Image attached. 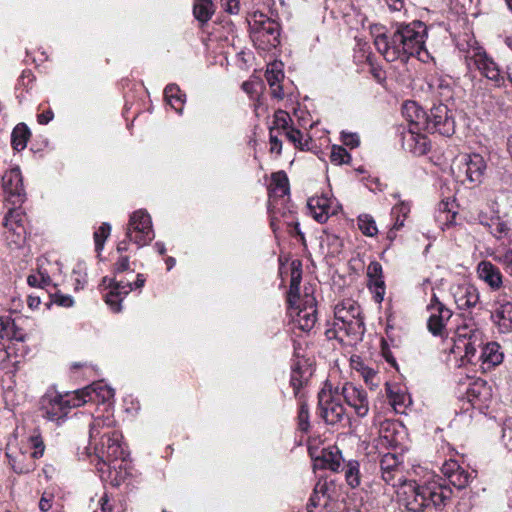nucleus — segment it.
Returning a JSON list of instances; mask_svg holds the SVG:
<instances>
[{
	"label": "nucleus",
	"mask_w": 512,
	"mask_h": 512,
	"mask_svg": "<svg viewBox=\"0 0 512 512\" xmlns=\"http://www.w3.org/2000/svg\"><path fill=\"white\" fill-rule=\"evenodd\" d=\"M251 30L253 39L259 42L263 49L276 47L280 43L279 24L262 13L254 14Z\"/></svg>",
	"instance_id": "nucleus-8"
},
{
	"label": "nucleus",
	"mask_w": 512,
	"mask_h": 512,
	"mask_svg": "<svg viewBox=\"0 0 512 512\" xmlns=\"http://www.w3.org/2000/svg\"><path fill=\"white\" fill-rule=\"evenodd\" d=\"M70 278L75 291L83 289L87 284L86 266L83 263H77L72 270Z\"/></svg>",
	"instance_id": "nucleus-42"
},
{
	"label": "nucleus",
	"mask_w": 512,
	"mask_h": 512,
	"mask_svg": "<svg viewBox=\"0 0 512 512\" xmlns=\"http://www.w3.org/2000/svg\"><path fill=\"white\" fill-rule=\"evenodd\" d=\"M343 397L345 403L354 410L358 417H365L369 412V399L367 392L351 382H345L337 386L334 391Z\"/></svg>",
	"instance_id": "nucleus-10"
},
{
	"label": "nucleus",
	"mask_w": 512,
	"mask_h": 512,
	"mask_svg": "<svg viewBox=\"0 0 512 512\" xmlns=\"http://www.w3.org/2000/svg\"><path fill=\"white\" fill-rule=\"evenodd\" d=\"M477 348H482L479 359L484 369L493 368L502 363L504 354L496 342H489L484 345V334L473 319H464L452 338L450 352L473 362Z\"/></svg>",
	"instance_id": "nucleus-2"
},
{
	"label": "nucleus",
	"mask_w": 512,
	"mask_h": 512,
	"mask_svg": "<svg viewBox=\"0 0 512 512\" xmlns=\"http://www.w3.org/2000/svg\"><path fill=\"white\" fill-rule=\"evenodd\" d=\"M302 279V270L301 263L293 261L291 264V279L290 286L287 296V302L289 307H293L296 305L298 300H301L302 297L299 295V288Z\"/></svg>",
	"instance_id": "nucleus-31"
},
{
	"label": "nucleus",
	"mask_w": 512,
	"mask_h": 512,
	"mask_svg": "<svg viewBox=\"0 0 512 512\" xmlns=\"http://www.w3.org/2000/svg\"><path fill=\"white\" fill-rule=\"evenodd\" d=\"M452 494V489L439 476L421 485L409 480L397 490L400 504L410 512H423L432 507L441 511L450 502Z\"/></svg>",
	"instance_id": "nucleus-4"
},
{
	"label": "nucleus",
	"mask_w": 512,
	"mask_h": 512,
	"mask_svg": "<svg viewBox=\"0 0 512 512\" xmlns=\"http://www.w3.org/2000/svg\"><path fill=\"white\" fill-rule=\"evenodd\" d=\"M130 270V261L128 256H120L114 264V272L121 273Z\"/></svg>",
	"instance_id": "nucleus-61"
},
{
	"label": "nucleus",
	"mask_w": 512,
	"mask_h": 512,
	"mask_svg": "<svg viewBox=\"0 0 512 512\" xmlns=\"http://www.w3.org/2000/svg\"><path fill=\"white\" fill-rule=\"evenodd\" d=\"M84 405V400L79 398L76 391L65 394H51L43 399L44 416L50 421L59 423L72 408Z\"/></svg>",
	"instance_id": "nucleus-7"
},
{
	"label": "nucleus",
	"mask_w": 512,
	"mask_h": 512,
	"mask_svg": "<svg viewBox=\"0 0 512 512\" xmlns=\"http://www.w3.org/2000/svg\"><path fill=\"white\" fill-rule=\"evenodd\" d=\"M307 208L312 217L319 223H325L330 216L336 215L340 206L337 201L327 195L310 197Z\"/></svg>",
	"instance_id": "nucleus-16"
},
{
	"label": "nucleus",
	"mask_w": 512,
	"mask_h": 512,
	"mask_svg": "<svg viewBox=\"0 0 512 512\" xmlns=\"http://www.w3.org/2000/svg\"><path fill=\"white\" fill-rule=\"evenodd\" d=\"M344 459L337 446H329L321 451V455L315 458V466L321 469H329L338 472Z\"/></svg>",
	"instance_id": "nucleus-25"
},
{
	"label": "nucleus",
	"mask_w": 512,
	"mask_h": 512,
	"mask_svg": "<svg viewBox=\"0 0 512 512\" xmlns=\"http://www.w3.org/2000/svg\"><path fill=\"white\" fill-rule=\"evenodd\" d=\"M265 78L269 86H275L277 83H281L284 79V73L282 70L281 62L270 63L265 72Z\"/></svg>",
	"instance_id": "nucleus-43"
},
{
	"label": "nucleus",
	"mask_w": 512,
	"mask_h": 512,
	"mask_svg": "<svg viewBox=\"0 0 512 512\" xmlns=\"http://www.w3.org/2000/svg\"><path fill=\"white\" fill-rule=\"evenodd\" d=\"M298 426L303 432L309 429V411L306 403L302 402L298 412Z\"/></svg>",
	"instance_id": "nucleus-54"
},
{
	"label": "nucleus",
	"mask_w": 512,
	"mask_h": 512,
	"mask_svg": "<svg viewBox=\"0 0 512 512\" xmlns=\"http://www.w3.org/2000/svg\"><path fill=\"white\" fill-rule=\"evenodd\" d=\"M491 211L493 213L492 216H488L485 212H480L478 214L479 223L485 227L490 229L491 234L497 239L505 238L510 229L505 221L501 219L499 216V211L497 209V203L492 201L490 204Z\"/></svg>",
	"instance_id": "nucleus-20"
},
{
	"label": "nucleus",
	"mask_w": 512,
	"mask_h": 512,
	"mask_svg": "<svg viewBox=\"0 0 512 512\" xmlns=\"http://www.w3.org/2000/svg\"><path fill=\"white\" fill-rule=\"evenodd\" d=\"M381 472H389L396 470H403L402 467H399V461L396 455L387 453L383 455L380 461Z\"/></svg>",
	"instance_id": "nucleus-47"
},
{
	"label": "nucleus",
	"mask_w": 512,
	"mask_h": 512,
	"mask_svg": "<svg viewBox=\"0 0 512 512\" xmlns=\"http://www.w3.org/2000/svg\"><path fill=\"white\" fill-rule=\"evenodd\" d=\"M126 237L139 247L149 244L154 238L150 215L143 210L135 211L130 216Z\"/></svg>",
	"instance_id": "nucleus-9"
},
{
	"label": "nucleus",
	"mask_w": 512,
	"mask_h": 512,
	"mask_svg": "<svg viewBox=\"0 0 512 512\" xmlns=\"http://www.w3.org/2000/svg\"><path fill=\"white\" fill-rule=\"evenodd\" d=\"M289 308L296 312L294 322L299 329L308 332L315 326L317 321V308L316 299L312 294L305 292L301 300H298L296 305Z\"/></svg>",
	"instance_id": "nucleus-12"
},
{
	"label": "nucleus",
	"mask_w": 512,
	"mask_h": 512,
	"mask_svg": "<svg viewBox=\"0 0 512 512\" xmlns=\"http://www.w3.org/2000/svg\"><path fill=\"white\" fill-rule=\"evenodd\" d=\"M167 103L178 113L182 112L185 102V94L181 92L176 84H169L164 90Z\"/></svg>",
	"instance_id": "nucleus-33"
},
{
	"label": "nucleus",
	"mask_w": 512,
	"mask_h": 512,
	"mask_svg": "<svg viewBox=\"0 0 512 512\" xmlns=\"http://www.w3.org/2000/svg\"><path fill=\"white\" fill-rule=\"evenodd\" d=\"M451 293L455 304L459 309L475 307L480 299L478 289L470 283L456 284L451 287Z\"/></svg>",
	"instance_id": "nucleus-18"
},
{
	"label": "nucleus",
	"mask_w": 512,
	"mask_h": 512,
	"mask_svg": "<svg viewBox=\"0 0 512 512\" xmlns=\"http://www.w3.org/2000/svg\"><path fill=\"white\" fill-rule=\"evenodd\" d=\"M285 133L287 139L292 142L296 147L304 150L308 146V141L303 142V134L300 130L291 127Z\"/></svg>",
	"instance_id": "nucleus-51"
},
{
	"label": "nucleus",
	"mask_w": 512,
	"mask_h": 512,
	"mask_svg": "<svg viewBox=\"0 0 512 512\" xmlns=\"http://www.w3.org/2000/svg\"><path fill=\"white\" fill-rule=\"evenodd\" d=\"M10 339L16 341H24L25 334L19 329L15 322L10 318H0V339ZM8 358V353L4 345L0 342V359L5 360Z\"/></svg>",
	"instance_id": "nucleus-28"
},
{
	"label": "nucleus",
	"mask_w": 512,
	"mask_h": 512,
	"mask_svg": "<svg viewBox=\"0 0 512 512\" xmlns=\"http://www.w3.org/2000/svg\"><path fill=\"white\" fill-rule=\"evenodd\" d=\"M272 192L280 197L289 193V181L285 172L278 171L272 175Z\"/></svg>",
	"instance_id": "nucleus-38"
},
{
	"label": "nucleus",
	"mask_w": 512,
	"mask_h": 512,
	"mask_svg": "<svg viewBox=\"0 0 512 512\" xmlns=\"http://www.w3.org/2000/svg\"><path fill=\"white\" fill-rule=\"evenodd\" d=\"M428 121L427 132L439 133L447 137L455 132L453 115L445 104L434 105L428 113Z\"/></svg>",
	"instance_id": "nucleus-11"
},
{
	"label": "nucleus",
	"mask_w": 512,
	"mask_h": 512,
	"mask_svg": "<svg viewBox=\"0 0 512 512\" xmlns=\"http://www.w3.org/2000/svg\"><path fill=\"white\" fill-rule=\"evenodd\" d=\"M410 212V206L407 203L401 202L392 208L391 215H397L406 218Z\"/></svg>",
	"instance_id": "nucleus-62"
},
{
	"label": "nucleus",
	"mask_w": 512,
	"mask_h": 512,
	"mask_svg": "<svg viewBox=\"0 0 512 512\" xmlns=\"http://www.w3.org/2000/svg\"><path fill=\"white\" fill-rule=\"evenodd\" d=\"M495 324L501 333L512 332V302H505L499 305L493 315Z\"/></svg>",
	"instance_id": "nucleus-32"
},
{
	"label": "nucleus",
	"mask_w": 512,
	"mask_h": 512,
	"mask_svg": "<svg viewBox=\"0 0 512 512\" xmlns=\"http://www.w3.org/2000/svg\"><path fill=\"white\" fill-rule=\"evenodd\" d=\"M291 117L290 115L283 111L278 110L275 112L274 115V127L277 129L283 130V132H286L288 129L291 128L290 126Z\"/></svg>",
	"instance_id": "nucleus-50"
},
{
	"label": "nucleus",
	"mask_w": 512,
	"mask_h": 512,
	"mask_svg": "<svg viewBox=\"0 0 512 512\" xmlns=\"http://www.w3.org/2000/svg\"><path fill=\"white\" fill-rule=\"evenodd\" d=\"M465 63L469 70H478L495 87L500 88L505 85V78L501 74L497 63L482 47H470L465 54Z\"/></svg>",
	"instance_id": "nucleus-6"
},
{
	"label": "nucleus",
	"mask_w": 512,
	"mask_h": 512,
	"mask_svg": "<svg viewBox=\"0 0 512 512\" xmlns=\"http://www.w3.org/2000/svg\"><path fill=\"white\" fill-rule=\"evenodd\" d=\"M402 114L409 123V131L425 132L428 128V113L415 101H407L402 108Z\"/></svg>",
	"instance_id": "nucleus-17"
},
{
	"label": "nucleus",
	"mask_w": 512,
	"mask_h": 512,
	"mask_svg": "<svg viewBox=\"0 0 512 512\" xmlns=\"http://www.w3.org/2000/svg\"><path fill=\"white\" fill-rule=\"evenodd\" d=\"M31 136V132L26 124L19 123L13 129L11 134V143L16 151H22L27 146V141Z\"/></svg>",
	"instance_id": "nucleus-35"
},
{
	"label": "nucleus",
	"mask_w": 512,
	"mask_h": 512,
	"mask_svg": "<svg viewBox=\"0 0 512 512\" xmlns=\"http://www.w3.org/2000/svg\"><path fill=\"white\" fill-rule=\"evenodd\" d=\"M367 62L368 64L370 65V72L372 74V76L374 77V79L378 82V83H382L385 81L386 79V74H385V71L378 65H375L373 62H372V58L370 55L367 56Z\"/></svg>",
	"instance_id": "nucleus-56"
},
{
	"label": "nucleus",
	"mask_w": 512,
	"mask_h": 512,
	"mask_svg": "<svg viewBox=\"0 0 512 512\" xmlns=\"http://www.w3.org/2000/svg\"><path fill=\"white\" fill-rule=\"evenodd\" d=\"M371 32L377 51L388 62L408 59L411 56L425 61L424 57L428 56L425 49L426 25L421 21L400 24L391 35L381 32V28L377 26Z\"/></svg>",
	"instance_id": "nucleus-1"
},
{
	"label": "nucleus",
	"mask_w": 512,
	"mask_h": 512,
	"mask_svg": "<svg viewBox=\"0 0 512 512\" xmlns=\"http://www.w3.org/2000/svg\"><path fill=\"white\" fill-rule=\"evenodd\" d=\"M29 442L31 447L34 449L33 452L30 453V458H32L34 461L35 459L41 458L45 450L42 437L40 435H33L29 437Z\"/></svg>",
	"instance_id": "nucleus-49"
},
{
	"label": "nucleus",
	"mask_w": 512,
	"mask_h": 512,
	"mask_svg": "<svg viewBox=\"0 0 512 512\" xmlns=\"http://www.w3.org/2000/svg\"><path fill=\"white\" fill-rule=\"evenodd\" d=\"M109 292L105 295V302L113 312H120L123 299L133 290L132 283L111 280Z\"/></svg>",
	"instance_id": "nucleus-23"
},
{
	"label": "nucleus",
	"mask_w": 512,
	"mask_h": 512,
	"mask_svg": "<svg viewBox=\"0 0 512 512\" xmlns=\"http://www.w3.org/2000/svg\"><path fill=\"white\" fill-rule=\"evenodd\" d=\"M221 6L229 14H237L240 9L239 0H221Z\"/></svg>",
	"instance_id": "nucleus-60"
},
{
	"label": "nucleus",
	"mask_w": 512,
	"mask_h": 512,
	"mask_svg": "<svg viewBox=\"0 0 512 512\" xmlns=\"http://www.w3.org/2000/svg\"><path fill=\"white\" fill-rule=\"evenodd\" d=\"M25 221V213L20 207L10 209L5 216L4 226L9 232H12L15 236V239H13L15 243H20L25 239Z\"/></svg>",
	"instance_id": "nucleus-24"
},
{
	"label": "nucleus",
	"mask_w": 512,
	"mask_h": 512,
	"mask_svg": "<svg viewBox=\"0 0 512 512\" xmlns=\"http://www.w3.org/2000/svg\"><path fill=\"white\" fill-rule=\"evenodd\" d=\"M502 438L509 449H512V418L505 420L502 429Z\"/></svg>",
	"instance_id": "nucleus-58"
},
{
	"label": "nucleus",
	"mask_w": 512,
	"mask_h": 512,
	"mask_svg": "<svg viewBox=\"0 0 512 512\" xmlns=\"http://www.w3.org/2000/svg\"><path fill=\"white\" fill-rule=\"evenodd\" d=\"M111 232V226L109 223H102L101 226L94 232V242L96 251L100 252L106 239L109 237Z\"/></svg>",
	"instance_id": "nucleus-45"
},
{
	"label": "nucleus",
	"mask_w": 512,
	"mask_h": 512,
	"mask_svg": "<svg viewBox=\"0 0 512 512\" xmlns=\"http://www.w3.org/2000/svg\"><path fill=\"white\" fill-rule=\"evenodd\" d=\"M351 160V155L347 152V150L338 145H333L330 154V161L335 165H342L349 163Z\"/></svg>",
	"instance_id": "nucleus-44"
},
{
	"label": "nucleus",
	"mask_w": 512,
	"mask_h": 512,
	"mask_svg": "<svg viewBox=\"0 0 512 512\" xmlns=\"http://www.w3.org/2000/svg\"><path fill=\"white\" fill-rule=\"evenodd\" d=\"M358 228L368 237H374L378 233V228L374 218L369 214H362L357 219Z\"/></svg>",
	"instance_id": "nucleus-39"
},
{
	"label": "nucleus",
	"mask_w": 512,
	"mask_h": 512,
	"mask_svg": "<svg viewBox=\"0 0 512 512\" xmlns=\"http://www.w3.org/2000/svg\"><path fill=\"white\" fill-rule=\"evenodd\" d=\"M307 379L303 376L299 367L293 368L291 372L290 383L294 389L295 395L298 394L299 390L306 383Z\"/></svg>",
	"instance_id": "nucleus-53"
},
{
	"label": "nucleus",
	"mask_w": 512,
	"mask_h": 512,
	"mask_svg": "<svg viewBox=\"0 0 512 512\" xmlns=\"http://www.w3.org/2000/svg\"><path fill=\"white\" fill-rule=\"evenodd\" d=\"M367 287L373 294V299L376 303H381L384 299L386 286L383 276L368 279Z\"/></svg>",
	"instance_id": "nucleus-40"
},
{
	"label": "nucleus",
	"mask_w": 512,
	"mask_h": 512,
	"mask_svg": "<svg viewBox=\"0 0 512 512\" xmlns=\"http://www.w3.org/2000/svg\"><path fill=\"white\" fill-rule=\"evenodd\" d=\"M430 87L436 89L439 95L443 98L451 97L452 89L450 86V79H445L441 77L437 78L433 80V82L430 84Z\"/></svg>",
	"instance_id": "nucleus-48"
},
{
	"label": "nucleus",
	"mask_w": 512,
	"mask_h": 512,
	"mask_svg": "<svg viewBox=\"0 0 512 512\" xmlns=\"http://www.w3.org/2000/svg\"><path fill=\"white\" fill-rule=\"evenodd\" d=\"M345 479L351 488H356L361 483L360 464L356 460H349L344 466Z\"/></svg>",
	"instance_id": "nucleus-36"
},
{
	"label": "nucleus",
	"mask_w": 512,
	"mask_h": 512,
	"mask_svg": "<svg viewBox=\"0 0 512 512\" xmlns=\"http://www.w3.org/2000/svg\"><path fill=\"white\" fill-rule=\"evenodd\" d=\"M360 377L363 378L365 383L368 386H370L371 389L379 386L380 379L378 376V372L369 366L363 371V373L360 375Z\"/></svg>",
	"instance_id": "nucleus-52"
},
{
	"label": "nucleus",
	"mask_w": 512,
	"mask_h": 512,
	"mask_svg": "<svg viewBox=\"0 0 512 512\" xmlns=\"http://www.w3.org/2000/svg\"><path fill=\"white\" fill-rule=\"evenodd\" d=\"M465 398L473 407L482 408L491 399V388L483 379H475L466 388Z\"/></svg>",
	"instance_id": "nucleus-21"
},
{
	"label": "nucleus",
	"mask_w": 512,
	"mask_h": 512,
	"mask_svg": "<svg viewBox=\"0 0 512 512\" xmlns=\"http://www.w3.org/2000/svg\"><path fill=\"white\" fill-rule=\"evenodd\" d=\"M427 309L430 313L428 318V330L433 335L442 336L447 322L452 317V311L441 303L434 294Z\"/></svg>",
	"instance_id": "nucleus-15"
},
{
	"label": "nucleus",
	"mask_w": 512,
	"mask_h": 512,
	"mask_svg": "<svg viewBox=\"0 0 512 512\" xmlns=\"http://www.w3.org/2000/svg\"><path fill=\"white\" fill-rule=\"evenodd\" d=\"M367 278L368 279H372V278H377V277H380V276H383V269H382V265L377 262V261H372L368 266H367Z\"/></svg>",
	"instance_id": "nucleus-59"
},
{
	"label": "nucleus",
	"mask_w": 512,
	"mask_h": 512,
	"mask_svg": "<svg viewBox=\"0 0 512 512\" xmlns=\"http://www.w3.org/2000/svg\"><path fill=\"white\" fill-rule=\"evenodd\" d=\"M320 416L327 424L334 425L341 422L345 416V408L338 402L332 391L322 389L318 393Z\"/></svg>",
	"instance_id": "nucleus-13"
},
{
	"label": "nucleus",
	"mask_w": 512,
	"mask_h": 512,
	"mask_svg": "<svg viewBox=\"0 0 512 512\" xmlns=\"http://www.w3.org/2000/svg\"><path fill=\"white\" fill-rule=\"evenodd\" d=\"M386 391L387 397L393 409L397 413H402L406 407V401L408 400V397L404 393L394 391L388 384Z\"/></svg>",
	"instance_id": "nucleus-41"
},
{
	"label": "nucleus",
	"mask_w": 512,
	"mask_h": 512,
	"mask_svg": "<svg viewBox=\"0 0 512 512\" xmlns=\"http://www.w3.org/2000/svg\"><path fill=\"white\" fill-rule=\"evenodd\" d=\"M99 509H95L93 512H111L112 505L109 503V498L106 493H104L98 500Z\"/></svg>",
	"instance_id": "nucleus-64"
},
{
	"label": "nucleus",
	"mask_w": 512,
	"mask_h": 512,
	"mask_svg": "<svg viewBox=\"0 0 512 512\" xmlns=\"http://www.w3.org/2000/svg\"><path fill=\"white\" fill-rule=\"evenodd\" d=\"M477 274L492 290L500 289L503 284L502 274L499 268L490 261L483 260L479 262L477 265Z\"/></svg>",
	"instance_id": "nucleus-26"
},
{
	"label": "nucleus",
	"mask_w": 512,
	"mask_h": 512,
	"mask_svg": "<svg viewBox=\"0 0 512 512\" xmlns=\"http://www.w3.org/2000/svg\"><path fill=\"white\" fill-rule=\"evenodd\" d=\"M404 146L416 156H422L430 149L428 138L422 132L414 131H409L408 135L404 136Z\"/></svg>",
	"instance_id": "nucleus-30"
},
{
	"label": "nucleus",
	"mask_w": 512,
	"mask_h": 512,
	"mask_svg": "<svg viewBox=\"0 0 512 512\" xmlns=\"http://www.w3.org/2000/svg\"><path fill=\"white\" fill-rule=\"evenodd\" d=\"M79 398L88 402H108L114 397V390L102 382L93 383L80 390H76Z\"/></svg>",
	"instance_id": "nucleus-22"
},
{
	"label": "nucleus",
	"mask_w": 512,
	"mask_h": 512,
	"mask_svg": "<svg viewBox=\"0 0 512 512\" xmlns=\"http://www.w3.org/2000/svg\"><path fill=\"white\" fill-rule=\"evenodd\" d=\"M442 216H445V221H446L445 226L446 227H449L454 224L455 218H456V213L455 212L450 213V211L448 210L447 202H442L440 204V213H439L438 218L441 219Z\"/></svg>",
	"instance_id": "nucleus-57"
},
{
	"label": "nucleus",
	"mask_w": 512,
	"mask_h": 512,
	"mask_svg": "<svg viewBox=\"0 0 512 512\" xmlns=\"http://www.w3.org/2000/svg\"><path fill=\"white\" fill-rule=\"evenodd\" d=\"M6 456L9 461V465L14 472L18 474H26L33 471L36 467L35 461L30 458V454L22 451L21 449L17 452L7 451Z\"/></svg>",
	"instance_id": "nucleus-29"
},
{
	"label": "nucleus",
	"mask_w": 512,
	"mask_h": 512,
	"mask_svg": "<svg viewBox=\"0 0 512 512\" xmlns=\"http://www.w3.org/2000/svg\"><path fill=\"white\" fill-rule=\"evenodd\" d=\"M443 475L449 480V482L457 489H464L468 486L472 480L473 473L462 468L457 461L447 460L441 467Z\"/></svg>",
	"instance_id": "nucleus-19"
},
{
	"label": "nucleus",
	"mask_w": 512,
	"mask_h": 512,
	"mask_svg": "<svg viewBox=\"0 0 512 512\" xmlns=\"http://www.w3.org/2000/svg\"><path fill=\"white\" fill-rule=\"evenodd\" d=\"M215 12L212 0H195L193 15L201 23H207Z\"/></svg>",
	"instance_id": "nucleus-34"
},
{
	"label": "nucleus",
	"mask_w": 512,
	"mask_h": 512,
	"mask_svg": "<svg viewBox=\"0 0 512 512\" xmlns=\"http://www.w3.org/2000/svg\"><path fill=\"white\" fill-rule=\"evenodd\" d=\"M342 141L344 145L351 148L357 147L360 143L358 135L354 133H342Z\"/></svg>",
	"instance_id": "nucleus-63"
},
{
	"label": "nucleus",
	"mask_w": 512,
	"mask_h": 512,
	"mask_svg": "<svg viewBox=\"0 0 512 512\" xmlns=\"http://www.w3.org/2000/svg\"><path fill=\"white\" fill-rule=\"evenodd\" d=\"M51 301L62 307H71L74 304V300L70 295L62 294L59 291L51 293Z\"/></svg>",
	"instance_id": "nucleus-55"
},
{
	"label": "nucleus",
	"mask_w": 512,
	"mask_h": 512,
	"mask_svg": "<svg viewBox=\"0 0 512 512\" xmlns=\"http://www.w3.org/2000/svg\"><path fill=\"white\" fill-rule=\"evenodd\" d=\"M335 332H343L352 341H360L365 333L360 305L353 299H344L334 308Z\"/></svg>",
	"instance_id": "nucleus-5"
},
{
	"label": "nucleus",
	"mask_w": 512,
	"mask_h": 512,
	"mask_svg": "<svg viewBox=\"0 0 512 512\" xmlns=\"http://www.w3.org/2000/svg\"><path fill=\"white\" fill-rule=\"evenodd\" d=\"M86 450L89 456L94 455L97 458L98 465H101L97 469L101 472H103V466H110L119 459H125L122 434L116 429L111 413L93 419L90 424L89 444Z\"/></svg>",
	"instance_id": "nucleus-3"
},
{
	"label": "nucleus",
	"mask_w": 512,
	"mask_h": 512,
	"mask_svg": "<svg viewBox=\"0 0 512 512\" xmlns=\"http://www.w3.org/2000/svg\"><path fill=\"white\" fill-rule=\"evenodd\" d=\"M328 484L326 481H318L315 485L314 492L310 497V506H326L328 504L327 497Z\"/></svg>",
	"instance_id": "nucleus-37"
},
{
	"label": "nucleus",
	"mask_w": 512,
	"mask_h": 512,
	"mask_svg": "<svg viewBox=\"0 0 512 512\" xmlns=\"http://www.w3.org/2000/svg\"><path fill=\"white\" fill-rule=\"evenodd\" d=\"M486 163L479 154L467 155L464 162V172L469 182L478 184L482 181Z\"/></svg>",
	"instance_id": "nucleus-27"
},
{
	"label": "nucleus",
	"mask_w": 512,
	"mask_h": 512,
	"mask_svg": "<svg viewBox=\"0 0 512 512\" xmlns=\"http://www.w3.org/2000/svg\"><path fill=\"white\" fill-rule=\"evenodd\" d=\"M2 187L7 200L14 206H20L26 199L23 179L19 168L6 171L2 177Z\"/></svg>",
	"instance_id": "nucleus-14"
},
{
	"label": "nucleus",
	"mask_w": 512,
	"mask_h": 512,
	"mask_svg": "<svg viewBox=\"0 0 512 512\" xmlns=\"http://www.w3.org/2000/svg\"><path fill=\"white\" fill-rule=\"evenodd\" d=\"M382 479L388 485H391L392 487H398V489L401 488V485H403V483L408 482L404 478L403 470H396L393 472L392 471L382 472Z\"/></svg>",
	"instance_id": "nucleus-46"
}]
</instances>
